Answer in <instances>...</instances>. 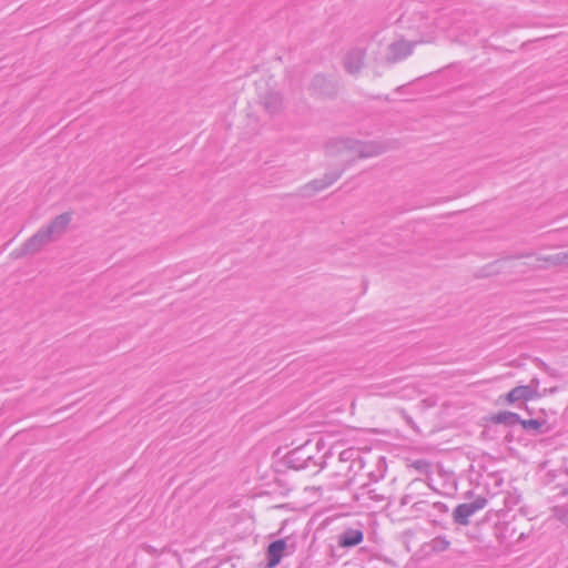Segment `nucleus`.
Returning a JSON list of instances; mask_svg holds the SVG:
<instances>
[{
  "instance_id": "nucleus-1",
  "label": "nucleus",
  "mask_w": 568,
  "mask_h": 568,
  "mask_svg": "<svg viewBox=\"0 0 568 568\" xmlns=\"http://www.w3.org/2000/svg\"><path fill=\"white\" fill-rule=\"evenodd\" d=\"M339 89V81L324 73L314 74L307 88L312 97L321 100H335Z\"/></svg>"
},
{
  "instance_id": "nucleus-2",
  "label": "nucleus",
  "mask_w": 568,
  "mask_h": 568,
  "mask_svg": "<svg viewBox=\"0 0 568 568\" xmlns=\"http://www.w3.org/2000/svg\"><path fill=\"white\" fill-rule=\"evenodd\" d=\"M282 464L290 469L302 470L310 468L311 464H316V460L312 456L308 445H302L296 447L282 458Z\"/></svg>"
},
{
  "instance_id": "nucleus-3",
  "label": "nucleus",
  "mask_w": 568,
  "mask_h": 568,
  "mask_svg": "<svg viewBox=\"0 0 568 568\" xmlns=\"http://www.w3.org/2000/svg\"><path fill=\"white\" fill-rule=\"evenodd\" d=\"M488 499L484 496L476 497L470 503L459 504L453 510L452 517L455 524L467 526L469 518L478 510L486 507Z\"/></svg>"
},
{
  "instance_id": "nucleus-4",
  "label": "nucleus",
  "mask_w": 568,
  "mask_h": 568,
  "mask_svg": "<svg viewBox=\"0 0 568 568\" xmlns=\"http://www.w3.org/2000/svg\"><path fill=\"white\" fill-rule=\"evenodd\" d=\"M358 158L367 159L372 156L381 155L388 150H394L398 148V142L396 140L390 141H361L358 142Z\"/></svg>"
},
{
  "instance_id": "nucleus-5",
  "label": "nucleus",
  "mask_w": 568,
  "mask_h": 568,
  "mask_svg": "<svg viewBox=\"0 0 568 568\" xmlns=\"http://www.w3.org/2000/svg\"><path fill=\"white\" fill-rule=\"evenodd\" d=\"M422 42L423 41H407L404 39L392 42L387 47L388 52L385 57V61L388 64H393L404 60L405 58L412 54L414 47Z\"/></svg>"
},
{
  "instance_id": "nucleus-6",
  "label": "nucleus",
  "mask_w": 568,
  "mask_h": 568,
  "mask_svg": "<svg viewBox=\"0 0 568 568\" xmlns=\"http://www.w3.org/2000/svg\"><path fill=\"white\" fill-rule=\"evenodd\" d=\"M345 168L327 172L322 179H315L301 189L303 196H313L315 193L326 189L336 182L343 174Z\"/></svg>"
},
{
  "instance_id": "nucleus-7",
  "label": "nucleus",
  "mask_w": 568,
  "mask_h": 568,
  "mask_svg": "<svg viewBox=\"0 0 568 568\" xmlns=\"http://www.w3.org/2000/svg\"><path fill=\"white\" fill-rule=\"evenodd\" d=\"M366 50L363 48H353L348 50L343 58L344 70L352 75H357L364 67Z\"/></svg>"
},
{
  "instance_id": "nucleus-8",
  "label": "nucleus",
  "mask_w": 568,
  "mask_h": 568,
  "mask_svg": "<svg viewBox=\"0 0 568 568\" xmlns=\"http://www.w3.org/2000/svg\"><path fill=\"white\" fill-rule=\"evenodd\" d=\"M71 220L72 214L70 212H64L53 217L45 226H42L41 229L44 231L50 241H53L54 237L62 235L67 231Z\"/></svg>"
},
{
  "instance_id": "nucleus-9",
  "label": "nucleus",
  "mask_w": 568,
  "mask_h": 568,
  "mask_svg": "<svg viewBox=\"0 0 568 568\" xmlns=\"http://www.w3.org/2000/svg\"><path fill=\"white\" fill-rule=\"evenodd\" d=\"M287 548V539L286 538H280L276 540H273L268 544L266 548V566L268 568H274L278 566L282 561V558L284 556V552Z\"/></svg>"
},
{
  "instance_id": "nucleus-10",
  "label": "nucleus",
  "mask_w": 568,
  "mask_h": 568,
  "mask_svg": "<svg viewBox=\"0 0 568 568\" xmlns=\"http://www.w3.org/2000/svg\"><path fill=\"white\" fill-rule=\"evenodd\" d=\"M534 390L525 385H519L511 388L505 395L499 396L498 402L501 404L514 405L515 403L521 400L527 403L530 399H534Z\"/></svg>"
},
{
  "instance_id": "nucleus-11",
  "label": "nucleus",
  "mask_w": 568,
  "mask_h": 568,
  "mask_svg": "<svg viewBox=\"0 0 568 568\" xmlns=\"http://www.w3.org/2000/svg\"><path fill=\"white\" fill-rule=\"evenodd\" d=\"M532 255H534V253L528 252V253H518V254H515V255H507V256L500 257V258H498V260H496V261L485 265L480 270L479 276L487 277V276L497 275V274L503 272L505 263H507L509 261H513V260H518V258H524V257H531Z\"/></svg>"
},
{
  "instance_id": "nucleus-12",
  "label": "nucleus",
  "mask_w": 568,
  "mask_h": 568,
  "mask_svg": "<svg viewBox=\"0 0 568 568\" xmlns=\"http://www.w3.org/2000/svg\"><path fill=\"white\" fill-rule=\"evenodd\" d=\"M359 140L352 138H336L326 142V151L332 155H337L343 151H354L358 153Z\"/></svg>"
},
{
  "instance_id": "nucleus-13",
  "label": "nucleus",
  "mask_w": 568,
  "mask_h": 568,
  "mask_svg": "<svg viewBox=\"0 0 568 568\" xmlns=\"http://www.w3.org/2000/svg\"><path fill=\"white\" fill-rule=\"evenodd\" d=\"M364 540V531L359 528L348 527L337 537V546L339 548H353L362 544Z\"/></svg>"
},
{
  "instance_id": "nucleus-14",
  "label": "nucleus",
  "mask_w": 568,
  "mask_h": 568,
  "mask_svg": "<svg viewBox=\"0 0 568 568\" xmlns=\"http://www.w3.org/2000/svg\"><path fill=\"white\" fill-rule=\"evenodd\" d=\"M260 103L270 115L280 114L283 110V97L276 91H267L261 95Z\"/></svg>"
},
{
  "instance_id": "nucleus-15",
  "label": "nucleus",
  "mask_w": 568,
  "mask_h": 568,
  "mask_svg": "<svg viewBox=\"0 0 568 568\" xmlns=\"http://www.w3.org/2000/svg\"><path fill=\"white\" fill-rule=\"evenodd\" d=\"M487 423L493 425H504L513 427L520 422V415L510 410H499L484 418Z\"/></svg>"
},
{
  "instance_id": "nucleus-16",
  "label": "nucleus",
  "mask_w": 568,
  "mask_h": 568,
  "mask_svg": "<svg viewBox=\"0 0 568 568\" xmlns=\"http://www.w3.org/2000/svg\"><path fill=\"white\" fill-rule=\"evenodd\" d=\"M517 425H520L524 430L531 433L532 435H542L550 430V426L547 424L546 418L524 419L520 417V422H518Z\"/></svg>"
},
{
  "instance_id": "nucleus-17",
  "label": "nucleus",
  "mask_w": 568,
  "mask_h": 568,
  "mask_svg": "<svg viewBox=\"0 0 568 568\" xmlns=\"http://www.w3.org/2000/svg\"><path fill=\"white\" fill-rule=\"evenodd\" d=\"M51 241L47 236L44 231H42V229H39L23 244L26 246V251H28L30 255H34V254L39 253Z\"/></svg>"
},
{
  "instance_id": "nucleus-18",
  "label": "nucleus",
  "mask_w": 568,
  "mask_h": 568,
  "mask_svg": "<svg viewBox=\"0 0 568 568\" xmlns=\"http://www.w3.org/2000/svg\"><path fill=\"white\" fill-rule=\"evenodd\" d=\"M537 261L547 262L551 265H560V264H568V253L567 252H559L557 254H551L547 256H539L537 257Z\"/></svg>"
},
{
  "instance_id": "nucleus-19",
  "label": "nucleus",
  "mask_w": 568,
  "mask_h": 568,
  "mask_svg": "<svg viewBox=\"0 0 568 568\" xmlns=\"http://www.w3.org/2000/svg\"><path fill=\"white\" fill-rule=\"evenodd\" d=\"M387 465L384 457H379L377 460V470L371 471L368 474L369 479L374 483H377L379 479H382L386 473Z\"/></svg>"
},
{
  "instance_id": "nucleus-20",
  "label": "nucleus",
  "mask_w": 568,
  "mask_h": 568,
  "mask_svg": "<svg viewBox=\"0 0 568 568\" xmlns=\"http://www.w3.org/2000/svg\"><path fill=\"white\" fill-rule=\"evenodd\" d=\"M450 542L443 536L435 537L430 542L429 547L434 552H442L448 549Z\"/></svg>"
},
{
  "instance_id": "nucleus-21",
  "label": "nucleus",
  "mask_w": 568,
  "mask_h": 568,
  "mask_svg": "<svg viewBox=\"0 0 568 568\" xmlns=\"http://www.w3.org/2000/svg\"><path fill=\"white\" fill-rule=\"evenodd\" d=\"M356 459H358V462L363 464V460L355 448H346L339 453L341 462H355Z\"/></svg>"
},
{
  "instance_id": "nucleus-22",
  "label": "nucleus",
  "mask_w": 568,
  "mask_h": 568,
  "mask_svg": "<svg viewBox=\"0 0 568 568\" xmlns=\"http://www.w3.org/2000/svg\"><path fill=\"white\" fill-rule=\"evenodd\" d=\"M552 513L557 520L568 526V505L555 506Z\"/></svg>"
},
{
  "instance_id": "nucleus-23",
  "label": "nucleus",
  "mask_w": 568,
  "mask_h": 568,
  "mask_svg": "<svg viewBox=\"0 0 568 568\" xmlns=\"http://www.w3.org/2000/svg\"><path fill=\"white\" fill-rule=\"evenodd\" d=\"M412 467L424 475L429 474L432 470V464L426 459H416L415 462H413Z\"/></svg>"
},
{
  "instance_id": "nucleus-24",
  "label": "nucleus",
  "mask_w": 568,
  "mask_h": 568,
  "mask_svg": "<svg viewBox=\"0 0 568 568\" xmlns=\"http://www.w3.org/2000/svg\"><path fill=\"white\" fill-rule=\"evenodd\" d=\"M412 508L417 513H426L428 517L433 516V514L429 511V508H432L430 503L428 500H418L415 501L412 506Z\"/></svg>"
},
{
  "instance_id": "nucleus-25",
  "label": "nucleus",
  "mask_w": 568,
  "mask_h": 568,
  "mask_svg": "<svg viewBox=\"0 0 568 568\" xmlns=\"http://www.w3.org/2000/svg\"><path fill=\"white\" fill-rule=\"evenodd\" d=\"M526 387H529L534 390L535 395L534 398H540L542 397V394L538 390L539 387V379L537 377L531 378L530 383L528 385H525Z\"/></svg>"
},
{
  "instance_id": "nucleus-26",
  "label": "nucleus",
  "mask_w": 568,
  "mask_h": 568,
  "mask_svg": "<svg viewBox=\"0 0 568 568\" xmlns=\"http://www.w3.org/2000/svg\"><path fill=\"white\" fill-rule=\"evenodd\" d=\"M432 509L435 510L437 514L445 515L448 513V507L440 501H434L430 503Z\"/></svg>"
},
{
  "instance_id": "nucleus-27",
  "label": "nucleus",
  "mask_w": 568,
  "mask_h": 568,
  "mask_svg": "<svg viewBox=\"0 0 568 568\" xmlns=\"http://www.w3.org/2000/svg\"><path fill=\"white\" fill-rule=\"evenodd\" d=\"M30 255L28 251H26L24 244H22L19 248H16L11 252V257L14 260L21 258L23 256Z\"/></svg>"
},
{
  "instance_id": "nucleus-28",
  "label": "nucleus",
  "mask_w": 568,
  "mask_h": 568,
  "mask_svg": "<svg viewBox=\"0 0 568 568\" xmlns=\"http://www.w3.org/2000/svg\"><path fill=\"white\" fill-rule=\"evenodd\" d=\"M412 500H413V495H410V494H405V495L400 498V500H399V505H400V506L408 505Z\"/></svg>"
},
{
  "instance_id": "nucleus-29",
  "label": "nucleus",
  "mask_w": 568,
  "mask_h": 568,
  "mask_svg": "<svg viewBox=\"0 0 568 568\" xmlns=\"http://www.w3.org/2000/svg\"><path fill=\"white\" fill-rule=\"evenodd\" d=\"M541 368L551 376H555L554 369H551L546 363L539 361Z\"/></svg>"
},
{
  "instance_id": "nucleus-30",
  "label": "nucleus",
  "mask_w": 568,
  "mask_h": 568,
  "mask_svg": "<svg viewBox=\"0 0 568 568\" xmlns=\"http://www.w3.org/2000/svg\"><path fill=\"white\" fill-rule=\"evenodd\" d=\"M515 440L513 432H508L504 437V443L510 444Z\"/></svg>"
},
{
  "instance_id": "nucleus-31",
  "label": "nucleus",
  "mask_w": 568,
  "mask_h": 568,
  "mask_svg": "<svg viewBox=\"0 0 568 568\" xmlns=\"http://www.w3.org/2000/svg\"><path fill=\"white\" fill-rule=\"evenodd\" d=\"M312 465L318 467V469L315 470V474H317L320 470H322L326 467V462H325V459H323L322 462H320V463L316 462V464H312Z\"/></svg>"
},
{
  "instance_id": "nucleus-32",
  "label": "nucleus",
  "mask_w": 568,
  "mask_h": 568,
  "mask_svg": "<svg viewBox=\"0 0 568 568\" xmlns=\"http://www.w3.org/2000/svg\"><path fill=\"white\" fill-rule=\"evenodd\" d=\"M558 390V386H554L551 388H545L542 392H540L542 394V396H545L546 394H554Z\"/></svg>"
},
{
  "instance_id": "nucleus-33",
  "label": "nucleus",
  "mask_w": 568,
  "mask_h": 568,
  "mask_svg": "<svg viewBox=\"0 0 568 568\" xmlns=\"http://www.w3.org/2000/svg\"><path fill=\"white\" fill-rule=\"evenodd\" d=\"M557 488H560L559 495L566 496L568 494V488L562 485H557Z\"/></svg>"
},
{
  "instance_id": "nucleus-34",
  "label": "nucleus",
  "mask_w": 568,
  "mask_h": 568,
  "mask_svg": "<svg viewBox=\"0 0 568 568\" xmlns=\"http://www.w3.org/2000/svg\"><path fill=\"white\" fill-rule=\"evenodd\" d=\"M546 476L549 478V480H554L556 478L555 470H549Z\"/></svg>"
},
{
  "instance_id": "nucleus-35",
  "label": "nucleus",
  "mask_w": 568,
  "mask_h": 568,
  "mask_svg": "<svg viewBox=\"0 0 568 568\" xmlns=\"http://www.w3.org/2000/svg\"><path fill=\"white\" fill-rule=\"evenodd\" d=\"M523 407L525 408V410L528 413V415H532L534 412L529 408V406L527 405V403H523Z\"/></svg>"
},
{
  "instance_id": "nucleus-36",
  "label": "nucleus",
  "mask_w": 568,
  "mask_h": 568,
  "mask_svg": "<svg viewBox=\"0 0 568 568\" xmlns=\"http://www.w3.org/2000/svg\"><path fill=\"white\" fill-rule=\"evenodd\" d=\"M488 432H489V427L486 425V426H485V429L481 432V437H483V438H486V437H487V435H488Z\"/></svg>"
},
{
  "instance_id": "nucleus-37",
  "label": "nucleus",
  "mask_w": 568,
  "mask_h": 568,
  "mask_svg": "<svg viewBox=\"0 0 568 568\" xmlns=\"http://www.w3.org/2000/svg\"><path fill=\"white\" fill-rule=\"evenodd\" d=\"M422 484H423V480L416 479V480L412 481L409 486L414 487V486L422 485Z\"/></svg>"
},
{
  "instance_id": "nucleus-38",
  "label": "nucleus",
  "mask_w": 568,
  "mask_h": 568,
  "mask_svg": "<svg viewBox=\"0 0 568 568\" xmlns=\"http://www.w3.org/2000/svg\"><path fill=\"white\" fill-rule=\"evenodd\" d=\"M474 496V490H468L465 495L466 498H471Z\"/></svg>"
},
{
  "instance_id": "nucleus-39",
  "label": "nucleus",
  "mask_w": 568,
  "mask_h": 568,
  "mask_svg": "<svg viewBox=\"0 0 568 568\" xmlns=\"http://www.w3.org/2000/svg\"><path fill=\"white\" fill-rule=\"evenodd\" d=\"M562 471L568 476V467H564Z\"/></svg>"
},
{
  "instance_id": "nucleus-40",
  "label": "nucleus",
  "mask_w": 568,
  "mask_h": 568,
  "mask_svg": "<svg viewBox=\"0 0 568 568\" xmlns=\"http://www.w3.org/2000/svg\"><path fill=\"white\" fill-rule=\"evenodd\" d=\"M540 413H541V414H544V415H546V412H545V409H544V408H541V409H540Z\"/></svg>"
}]
</instances>
